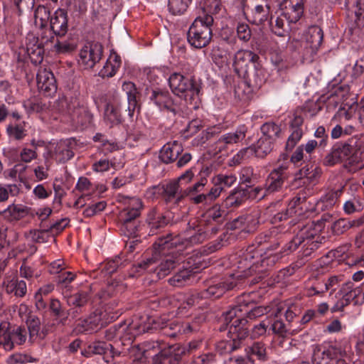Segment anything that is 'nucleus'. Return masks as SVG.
Listing matches in <instances>:
<instances>
[{"mask_svg": "<svg viewBox=\"0 0 364 364\" xmlns=\"http://www.w3.org/2000/svg\"><path fill=\"white\" fill-rule=\"evenodd\" d=\"M164 194L167 200L176 199L179 201L186 196L185 191H182L178 181H172L167 183L164 187Z\"/></svg>", "mask_w": 364, "mask_h": 364, "instance_id": "38", "label": "nucleus"}, {"mask_svg": "<svg viewBox=\"0 0 364 364\" xmlns=\"http://www.w3.org/2000/svg\"><path fill=\"white\" fill-rule=\"evenodd\" d=\"M249 80L250 85L255 89L260 88L267 80L266 70L262 68L255 67V72L250 77H245Z\"/></svg>", "mask_w": 364, "mask_h": 364, "instance_id": "47", "label": "nucleus"}, {"mask_svg": "<svg viewBox=\"0 0 364 364\" xmlns=\"http://www.w3.org/2000/svg\"><path fill=\"white\" fill-rule=\"evenodd\" d=\"M183 150V146L179 142H168L160 150L159 158L164 163L170 164L178 158Z\"/></svg>", "mask_w": 364, "mask_h": 364, "instance_id": "22", "label": "nucleus"}, {"mask_svg": "<svg viewBox=\"0 0 364 364\" xmlns=\"http://www.w3.org/2000/svg\"><path fill=\"white\" fill-rule=\"evenodd\" d=\"M282 16L289 24L296 23L304 15V0H284L280 5Z\"/></svg>", "mask_w": 364, "mask_h": 364, "instance_id": "11", "label": "nucleus"}, {"mask_svg": "<svg viewBox=\"0 0 364 364\" xmlns=\"http://www.w3.org/2000/svg\"><path fill=\"white\" fill-rule=\"evenodd\" d=\"M341 193L342 190L338 189L336 191H331L328 192L324 196H323L322 200L323 202L326 204V207L329 208L333 206L336 203Z\"/></svg>", "mask_w": 364, "mask_h": 364, "instance_id": "60", "label": "nucleus"}, {"mask_svg": "<svg viewBox=\"0 0 364 364\" xmlns=\"http://www.w3.org/2000/svg\"><path fill=\"white\" fill-rule=\"evenodd\" d=\"M19 193V188L16 184H6L0 191V203L6 202L9 198V195L16 196Z\"/></svg>", "mask_w": 364, "mask_h": 364, "instance_id": "58", "label": "nucleus"}, {"mask_svg": "<svg viewBox=\"0 0 364 364\" xmlns=\"http://www.w3.org/2000/svg\"><path fill=\"white\" fill-rule=\"evenodd\" d=\"M18 233L13 230H9L4 226H0V250L5 247L6 245H13L18 240Z\"/></svg>", "mask_w": 364, "mask_h": 364, "instance_id": "43", "label": "nucleus"}, {"mask_svg": "<svg viewBox=\"0 0 364 364\" xmlns=\"http://www.w3.org/2000/svg\"><path fill=\"white\" fill-rule=\"evenodd\" d=\"M121 65V58L116 54H111L105 65L99 72V75L103 78L113 77Z\"/></svg>", "mask_w": 364, "mask_h": 364, "instance_id": "32", "label": "nucleus"}, {"mask_svg": "<svg viewBox=\"0 0 364 364\" xmlns=\"http://www.w3.org/2000/svg\"><path fill=\"white\" fill-rule=\"evenodd\" d=\"M37 86L40 91L47 95L55 93L57 85L53 74L45 68H40L36 75Z\"/></svg>", "mask_w": 364, "mask_h": 364, "instance_id": "17", "label": "nucleus"}, {"mask_svg": "<svg viewBox=\"0 0 364 364\" xmlns=\"http://www.w3.org/2000/svg\"><path fill=\"white\" fill-rule=\"evenodd\" d=\"M237 181V176L232 173H219L213 178L214 184L219 186L222 190L233 186Z\"/></svg>", "mask_w": 364, "mask_h": 364, "instance_id": "48", "label": "nucleus"}, {"mask_svg": "<svg viewBox=\"0 0 364 364\" xmlns=\"http://www.w3.org/2000/svg\"><path fill=\"white\" fill-rule=\"evenodd\" d=\"M259 60V56L250 50H239L233 60L235 72L240 77H248V68L250 63H255Z\"/></svg>", "mask_w": 364, "mask_h": 364, "instance_id": "9", "label": "nucleus"}, {"mask_svg": "<svg viewBox=\"0 0 364 364\" xmlns=\"http://www.w3.org/2000/svg\"><path fill=\"white\" fill-rule=\"evenodd\" d=\"M285 179V178L278 175L276 171H271L264 184L269 194L280 191Z\"/></svg>", "mask_w": 364, "mask_h": 364, "instance_id": "40", "label": "nucleus"}, {"mask_svg": "<svg viewBox=\"0 0 364 364\" xmlns=\"http://www.w3.org/2000/svg\"><path fill=\"white\" fill-rule=\"evenodd\" d=\"M300 196L301 192H299L296 197H294L289 203L287 208V213L290 215H296L301 216V211L299 210L300 207Z\"/></svg>", "mask_w": 364, "mask_h": 364, "instance_id": "64", "label": "nucleus"}, {"mask_svg": "<svg viewBox=\"0 0 364 364\" xmlns=\"http://www.w3.org/2000/svg\"><path fill=\"white\" fill-rule=\"evenodd\" d=\"M247 132V127L245 125H240L234 132L221 135L216 141L218 150L221 151L230 146L241 142L245 138Z\"/></svg>", "mask_w": 364, "mask_h": 364, "instance_id": "15", "label": "nucleus"}, {"mask_svg": "<svg viewBox=\"0 0 364 364\" xmlns=\"http://www.w3.org/2000/svg\"><path fill=\"white\" fill-rule=\"evenodd\" d=\"M242 311V306H235L223 314L224 321L228 328V336L231 341L222 342L220 346L230 352L239 348L241 342L249 334L246 327L247 321L245 319Z\"/></svg>", "mask_w": 364, "mask_h": 364, "instance_id": "2", "label": "nucleus"}, {"mask_svg": "<svg viewBox=\"0 0 364 364\" xmlns=\"http://www.w3.org/2000/svg\"><path fill=\"white\" fill-rule=\"evenodd\" d=\"M28 332V341L33 343L40 334L41 321L36 315L29 316L25 321Z\"/></svg>", "mask_w": 364, "mask_h": 364, "instance_id": "41", "label": "nucleus"}, {"mask_svg": "<svg viewBox=\"0 0 364 364\" xmlns=\"http://www.w3.org/2000/svg\"><path fill=\"white\" fill-rule=\"evenodd\" d=\"M121 230L128 237H136L138 232V225L136 221L120 222Z\"/></svg>", "mask_w": 364, "mask_h": 364, "instance_id": "61", "label": "nucleus"}, {"mask_svg": "<svg viewBox=\"0 0 364 364\" xmlns=\"http://www.w3.org/2000/svg\"><path fill=\"white\" fill-rule=\"evenodd\" d=\"M344 280V276L342 274L339 275H333L330 277L327 282H325L323 285V288L324 291H327L328 290H331V293L336 290L337 287H338L339 284Z\"/></svg>", "mask_w": 364, "mask_h": 364, "instance_id": "59", "label": "nucleus"}, {"mask_svg": "<svg viewBox=\"0 0 364 364\" xmlns=\"http://www.w3.org/2000/svg\"><path fill=\"white\" fill-rule=\"evenodd\" d=\"M5 291L16 297L23 298L27 293L26 283L23 280L13 278L4 282Z\"/></svg>", "mask_w": 364, "mask_h": 364, "instance_id": "31", "label": "nucleus"}, {"mask_svg": "<svg viewBox=\"0 0 364 364\" xmlns=\"http://www.w3.org/2000/svg\"><path fill=\"white\" fill-rule=\"evenodd\" d=\"M70 114L73 121L82 126L90 124L93 118L92 114L84 105L74 106Z\"/></svg>", "mask_w": 364, "mask_h": 364, "instance_id": "30", "label": "nucleus"}, {"mask_svg": "<svg viewBox=\"0 0 364 364\" xmlns=\"http://www.w3.org/2000/svg\"><path fill=\"white\" fill-rule=\"evenodd\" d=\"M122 90L127 94L128 101V114L132 117L135 110L139 109L137 101V95L139 94L137 89L132 82H124L122 85Z\"/></svg>", "mask_w": 364, "mask_h": 364, "instance_id": "29", "label": "nucleus"}, {"mask_svg": "<svg viewBox=\"0 0 364 364\" xmlns=\"http://www.w3.org/2000/svg\"><path fill=\"white\" fill-rule=\"evenodd\" d=\"M227 215V211L222 209L220 205H214L203 215L202 223L210 226L212 232H216L218 227L223 223Z\"/></svg>", "mask_w": 364, "mask_h": 364, "instance_id": "13", "label": "nucleus"}, {"mask_svg": "<svg viewBox=\"0 0 364 364\" xmlns=\"http://www.w3.org/2000/svg\"><path fill=\"white\" fill-rule=\"evenodd\" d=\"M356 9L354 11L353 23L350 26L352 32H357L364 28V3L361 0L353 2Z\"/></svg>", "mask_w": 364, "mask_h": 364, "instance_id": "36", "label": "nucleus"}, {"mask_svg": "<svg viewBox=\"0 0 364 364\" xmlns=\"http://www.w3.org/2000/svg\"><path fill=\"white\" fill-rule=\"evenodd\" d=\"M191 276V271L188 269H184L170 278L168 282L173 286L181 287L185 284Z\"/></svg>", "mask_w": 364, "mask_h": 364, "instance_id": "52", "label": "nucleus"}, {"mask_svg": "<svg viewBox=\"0 0 364 364\" xmlns=\"http://www.w3.org/2000/svg\"><path fill=\"white\" fill-rule=\"evenodd\" d=\"M213 23L212 16L205 14L197 17L188 31V41L196 48L206 47L210 42L213 36L211 26Z\"/></svg>", "mask_w": 364, "mask_h": 364, "instance_id": "4", "label": "nucleus"}, {"mask_svg": "<svg viewBox=\"0 0 364 364\" xmlns=\"http://www.w3.org/2000/svg\"><path fill=\"white\" fill-rule=\"evenodd\" d=\"M271 328L274 333L278 335L279 337H282L283 338H286L287 336L290 334V331L287 325L279 319H276L274 321L272 324Z\"/></svg>", "mask_w": 364, "mask_h": 364, "instance_id": "56", "label": "nucleus"}, {"mask_svg": "<svg viewBox=\"0 0 364 364\" xmlns=\"http://www.w3.org/2000/svg\"><path fill=\"white\" fill-rule=\"evenodd\" d=\"M239 306H242V314H244V316H247L250 319L255 318L268 313H270L271 315H274L275 317H278L284 309L282 305L277 306L276 309H271L269 306H257L250 309L248 304H240Z\"/></svg>", "mask_w": 364, "mask_h": 364, "instance_id": "23", "label": "nucleus"}, {"mask_svg": "<svg viewBox=\"0 0 364 364\" xmlns=\"http://www.w3.org/2000/svg\"><path fill=\"white\" fill-rule=\"evenodd\" d=\"M44 144L43 141H36L32 139L31 145L32 148H23L20 152L19 156L22 161L25 163H30L33 159L38 157L37 149Z\"/></svg>", "mask_w": 364, "mask_h": 364, "instance_id": "39", "label": "nucleus"}, {"mask_svg": "<svg viewBox=\"0 0 364 364\" xmlns=\"http://www.w3.org/2000/svg\"><path fill=\"white\" fill-rule=\"evenodd\" d=\"M49 309L51 311L52 314L58 318H60V319L65 316V311L63 309L60 301L55 298L50 299L49 304Z\"/></svg>", "mask_w": 364, "mask_h": 364, "instance_id": "63", "label": "nucleus"}, {"mask_svg": "<svg viewBox=\"0 0 364 364\" xmlns=\"http://www.w3.org/2000/svg\"><path fill=\"white\" fill-rule=\"evenodd\" d=\"M236 43L237 41L235 38H224L220 46H215L213 47L211 50V55L213 59L216 60L227 58V55H230V51H229L228 49L225 48V46H229L232 50H233L234 46L236 44Z\"/></svg>", "mask_w": 364, "mask_h": 364, "instance_id": "35", "label": "nucleus"}, {"mask_svg": "<svg viewBox=\"0 0 364 364\" xmlns=\"http://www.w3.org/2000/svg\"><path fill=\"white\" fill-rule=\"evenodd\" d=\"M304 37L306 46L314 53L319 48L322 43L323 33L319 26H312L307 29Z\"/></svg>", "mask_w": 364, "mask_h": 364, "instance_id": "26", "label": "nucleus"}, {"mask_svg": "<svg viewBox=\"0 0 364 364\" xmlns=\"http://www.w3.org/2000/svg\"><path fill=\"white\" fill-rule=\"evenodd\" d=\"M246 198L244 190H237L228 196L225 200V205L228 207H237L240 205Z\"/></svg>", "mask_w": 364, "mask_h": 364, "instance_id": "51", "label": "nucleus"}, {"mask_svg": "<svg viewBox=\"0 0 364 364\" xmlns=\"http://www.w3.org/2000/svg\"><path fill=\"white\" fill-rule=\"evenodd\" d=\"M150 100L161 110L176 114L179 107L167 91L153 90Z\"/></svg>", "mask_w": 364, "mask_h": 364, "instance_id": "14", "label": "nucleus"}, {"mask_svg": "<svg viewBox=\"0 0 364 364\" xmlns=\"http://www.w3.org/2000/svg\"><path fill=\"white\" fill-rule=\"evenodd\" d=\"M306 231L307 228L301 230L300 232L286 245L285 252H287V254L296 250L303 242H306L304 245H309L311 239L314 237L315 234L311 232L305 237L304 235Z\"/></svg>", "mask_w": 364, "mask_h": 364, "instance_id": "37", "label": "nucleus"}, {"mask_svg": "<svg viewBox=\"0 0 364 364\" xmlns=\"http://www.w3.org/2000/svg\"><path fill=\"white\" fill-rule=\"evenodd\" d=\"M75 274L71 272H65L58 276V287L62 289L63 292L68 293L70 289L69 284L75 279Z\"/></svg>", "mask_w": 364, "mask_h": 364, "instance_id": "53", "label": "nucleus"}, {"mask_svg": "<svg viewBox=\"0 0 364 364\" xmlns=\"http://www.w3.org/2000/svg\"><path fill=\"white\" fill-rule=\"evenodd\" d=\"M239 178L241 183L247 184L256 181L257 176L254 173V170L252 167L245 166L241 168L239 173Z\"/></svg>", "mask_w": 364, "mask_h": 364, "instance_id": "55", "label": "nucleus"}, {"mask_svg": "<svg viewBox=\"0 0 364 364\" xmlns=\"http://www.w3.org/2000/svg\"><path fill=\"white\" fill-rule=\"evenodd\" d=\"M201 346L200 341H191L188 343L187 346H181L177 348V353L176 355H192L193 358L192 360L198 356L199 355H197L196 350L200 348Z\"/></svg>", "mask_w": 364, "mask_h": 364, "instance_id": "54", "label": "nucleus"}, {"mask_svg": "<svg viewBox=\"0 0 364 364\" xmlns=\"http://www.w3.org/2000/svg\"><path fill=\"white\" fill-rule=\"evenodd\" d=\"M205 235L204 233H198L191 236L189 239L185 238L180 235H173L172 234H167L165 237H160L154 243L153 248L156 250L166 251L171 248L177 249L178 252L183 251L188 246L201 243L205 240Z\"/></svg>", "mask_w": 364, "mask_h": 364, "instance_id": "6", "label": "nucleus"}, {"mask_svg": "<svg viewBox=\"0 0 364 364\" xmlns=\"http://www.w3.org/2000/svg\"><path fill=\"white\" fill-rule=\"evenodd\" d=\"M49 9L44 6H38L34 12V21L36 26L44 28L50 18Z\"/></svg>", "mask_w": 364, "mask_h": 364, "instance_id": "44", "label": "nucleus"}, {"mask_svg": "<svg viewBox=\"0 0 364 364\" xmlns=\"http://www.w3.org/2000/svg\"><path fill=\"white\" fill-rule=\"evenodd\" d=\"M122 102L118 97H113L106 105L104 112V122L107 126L112 128L119 125L122 122L121 114Z\"/></svg>", "mask_w": 364, "mask_h": 364, "instance_id": "12", "label": "nucleus"}, {"mask_svg": "<svg viewBox=\"0 0 364 364\" xmlns=\"http://www.w3.org/2000/svg\"><path fill=\"white\" fill-rule=\"evenodd\" d=\"M284 18H285L281 14L276 18L274 21L271 22V30L274 34L280 37H287L285 42L282 45V48L283 49L287 48L288 43L291 45L294 41V39L291 41V38L286 35L287 31L285 28Z\"/></svg>", "mask_w": 364, "mask_h": 364, "instance_id": "34", "label": "nucleus"}, {"mask_svg": "<svg viewBox=\"0 0 364 364\" xmlns=\"http://www.w3.org/2000/svg\"><path fill=\"white\" fill-rule=\"evenodd\" d=\"M168 82L173 93L190 104L198 97L200 92V86L193 79L185 77L179 73L171 74Z\"/></svg>", "mask_w": 364, "mask_h": 364, "instance_id": "5", "label": "nucleus"}, {"mask_svg": "<svg viewBox=\"0 0 364 364\" xmlns=\"http://www.w3.org/2000/svg\"><path fill=\"white\" fill-rule=\"evenodd\" d=\"M62 293L66 299L68 305L70 306L81 308L87 304L89 299L88 294L86 291H80L73 295H68V293L64 291Z\"/></svg>", "mask_w": 364, "mask_h": 364, "instance_id": "42", "label": "nucleus"}, {"mask_svg": "<svg viewBox=\"0 0 364 364\" xmlns=\"http://www.w3.org/2000/svg\"><path fill=\"white\" fill-rule=\"evenodd\" d=\"M270 6L267 1L262 4H257L250 12L245 13L249 22L255 25L264 24L269 17Z\"/></svg>", "mask_w": 364, "mask_h": 364, "instance_id": "18", "label": "nucleus"}, {"mask_svg": "<svg viewBox=\"0 0 364 364\" xmlns=\"http://www.w3.org/2000/svg\"><path fill=\"white\" fill-rule=\"evenodd\" d=\"M354 148L349 144H341L335 145L331 152L325 157L324 164L326 166H333L343 161H348V164H352L355 159Z\"/></svg>", "mask_w": 364, "mask_h": 364, "instance_id": "8", "label": "nucleus"}, {"mask_svg": "<svg viewBox=\"0 0 364 364\" xmlns=\"http://www.w3.org/2000/svg\"><path fill=\"white\" fill-rule=\"evenodd\" d=\"M253 148V153L259 158H264L269 154L273 148V141L267 139H259L255 146Z\"/></svg>", "mask_w": 364, "mask_h": 364, "instance_id": "46", "label": "nucleus"}, {"mask_svg": "<svg viewBox=\"0 0 364 364\" xmlns=\"http://www.w3.org/2000/svg\"><path fill=\"white\" fill-rule=\"evenodd\" d=\"M237 285L236 282H219L210 285L200 293V297L204 299H217L221 296L227 290L232 289Z\"/></svg>", "mask_w": 364, "mask_h": 364, "instance_id": "28", "label": "nucleus"}, {"mask_svg": "<svg viewBox=\"0 0 364 364\" xmlns=\"http://www.w3.org/2000/svg\"><path fill=\"white\" fill-rule=\"evenodd\" d=\"M281 258L279 252L272 253L268 250L262 255L259 250L250 247L239 256L237 271L231 276L234 279H242L256 274L252 279L248 281L250 284H256L264 277L268 268L274 266Z\"/></svg>", "mask_w": 364, "mask_h": 364, "instance_id": "1", "label": "nucleus"}, {"mask_svg": "<svg viewBox=\"0 0 364 364\" xmlns=\"http://www.w3.org/2000/svg\"><path fill=\"white\" fill-rule=\"evenodd\" d=\"M75 141L73 139H65L60 141L55 148V157L59 162L64 163L74 156L73 151Z\"/></svg>", "mask_w": 364, "mask_h": 364, "instance_id": "25", "label": "nucleus"}, {"mask_svg": "<svg viewBox=\"0 0 364 364\" xmlns=\"http://www.w3.org/2000/svg\"><path fill=\"white\" fill-rule=\"evenodd\" d=\"M55 53L66 54L74 51L77 48V43L73 39L58 41L53 46Z\"/></svg>", "mask_w": 364, "mask_h": 364, "instance_id": "50", "label": "nucleus"}, {"mask_svg": "<svg viewBox=\"0 0 364 364\" xmlns=\"http://www.w3.org/2000/svg\"><path fill=\"white\" fill-rule=\"evenodd\" d=\"M237 35L238 38L243 42H248L252 36V31L248 24L239 23L237 26Z\"/></svg>", "mask_w": 364, "mask_h": 364, "instance_id": "57", "label": "nucleus"}, {"mask_svg": "<svg viewBox=\"0 0 364 364\" xmlns=\"http://www.w3.org/2000/svg\"><path fill=\"white\" fill-rule=\"evenodd\" d=\"M84 355L90 357L94 355H104L113 358V346L104 341H96L90 343L85 350Z\"/></svg>", "mask_w": 364, "mask_h": 364, "instance_id": "27", "label": "nucleus"}, {"mask_svg": "<svg viewBox=\"0 0 364 364\" xmlns=\"http://www.w3.org/2000/svg\"><path fill=\"white\" fill-rule=\"evenodd\" d=\"M199 325L196 321L191 322H175L173 321L164 327L165 333L170 336H175L177 333H187L197 331Z\"/></svg>", "mask_w": 364, "mask_h": 364, "instance_id": "24", "label": "nucleus"}, {"mask_svg": "<svg viewBox=\"0 0 364 364\" xmlns=\"http://www.w3.org/2000/svg\"><path fill=\"white\" fill-rule=\"evenodd\" d=\"M258 224V213L255 212L234 220L231 223V228L242 229L245 232H252L256 230Z\"/></svg>", "mask_w": 364, "mask_h": 364, "instance_id": "20", "label": "nucleus"}, {"mask_svg": "<svg viewBox=\"0 0 364 364\" xmlns=\"http://www.w3.org/2000/svg\"><path fill=\"white\" fill-rule=\"evenodd\" d=\"M181 261V256L174 252L166 253V251L153 248L152 257L139 262L137 264V268L139 269L137 272H154L161 279L169 274Z\"/></svg>", "mask_w": 364, "mask_h": 364, "instance_id": "3", "label": "nucleus"}, {"mask_svg": "<svg viewBox=\"0 0 364 364\" xmlns=\"http://www.w3.org/2000/svg\"><path fill=\"white\" fill-rule=\"evenodd\" d=\"M261 131L264 136L263 139H270L274 141L279 137L281 133L280 127L274 122H267L261 127Z\"/></svg>", "mask_w": 364, "mask_h": 364, "instance_id": "49", "label": "nucleus"}, {"mask_svg": "<svg viewBox=\"0 0 364 364\" xmlns=\"http://www.w3.org/2000/svg\"><path fill=\"white\" fill-rule=\"evenodd\" d=\"M143 208V203L138 198L129 199V205L121 211L119 214L120 222L136 221V219L140 215Z\"/></svg>", "mask_w": 364, "mask_h": 364, "instance_id": "21", "label": "nucleus"}, {"mask_svg": "<svg viewBox=\"0 0 364 364\" xmlns=\"http://www.w3.org/2000/svg\"><path fill=\"white\" fill-rule=\"evenodd\" d=\"M28 338V331L23 326H16L11 329L7 321L0 320V346L6 350H11L15 345H23Z\"/></svg>", "mask_w": 364, "mask_h": 364, "instance_id": "7", "label": "nucleus"}, {"mask_svg": "<svg viewBox=\"0 0 364 364\" xmlns=\"http://www.w3.org/2000/svg\"><path fill=\"white\" fill-rule=\"evenodd\" d=\"M146 223L149 228V235H154L168 224V219L156 208L151 209L146 218Z\"/></svg>", "mask_w": 364, "mask_h": 364, "instance_id": "19", "label": "nucleus"}, {"mask_svg": "<svg viewBox=\"0 0 364 364\" xmlns=\"http://www.w3.org/2000/svg\"><path fill=\"white\" fill-rule=\"evenodd\" d=\"M27 208L22 205H16L14 203L9 205L7 208L0 212V215L9 221L18 220L23 218L26 214Z\"/></svg>", "mask_w": 364, "mask_h": 364, "instance_id": "33", "label": "nucleus"}, {"mask_svg": "<svg viewBox=\"0 0 364 364\" xmlns=\"http://www.w3.org/2000/svg\"><path fill=\"white\" fill-rule=\"evenodd\" d=\"M291 133L289 136L286 144L287 149H293L303 136V131L301 129H291Z\"/></svg>", "mask_w": 364, "mask_h": 364, "instance_id": "62", "label": "nucleus"}, {"mask_svg": "<svg viewBox=\"0 0 364 364\" xmlns=\"http://www.w3.org/2000/svg\"><path fill=\"white\" fill-rule=\"evenodd\" d=\"M192 0H168V9L173 16L183 14L188 8Z\"/></svg>", "mask_w": 364, "mask_h": 364, "instance_id": "45", "label": "nucleus"}, {"mask_svg": "<svg viewBox=\"0 0 364 364\" xmlns=\"http://www.w3.org/2000/svg\"><path fill=\"white\" fill-rule=\"evenodd\" d=\"M50 27L55 36H65L68 30V17L67 11L63 9H57L50 16Z\"/></svg>", "mask_w": 364, "mask_h": 364, "instance_id": "16", "label": "nucleus"}, {"mask_svg": "<svg viewBox=\"0 0 364 364\" xmlns=\"http://www.w3.org/2000/svg\"><path fill=\"white\" fill-rule=\"evenodd\" d=\"M102 46L97 43L87 44L82 48L79 54V65L84 69H89L101 59Z\"/></svg>", "mask_w": 364, "mask_h": 364, "instance_id": "10", "label": "nucleus"}]
</instances>
